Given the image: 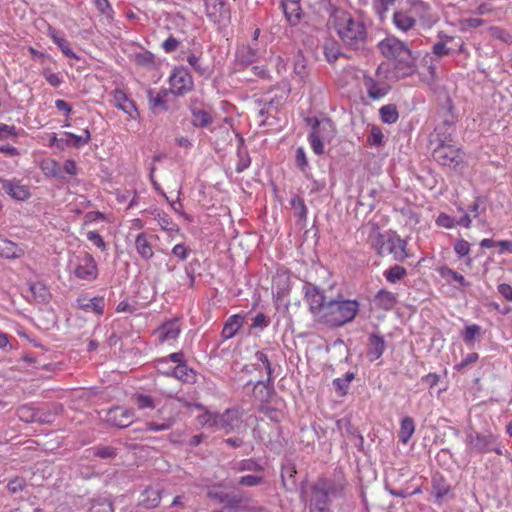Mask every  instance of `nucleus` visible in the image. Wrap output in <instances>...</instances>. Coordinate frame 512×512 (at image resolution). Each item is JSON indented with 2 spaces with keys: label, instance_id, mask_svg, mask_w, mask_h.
I'll list each match as a JSON object with an SVG mask.
<instances>
[{
  "label": "nucleus",
  "instance_id": "nucleus-1",
  "mask_svg": "<svg viewBox=\"0 0 512 512\" xmlns=\"http://www.w3.org/2000/svg\"><path fill=\"white\" fill-rule=\"evenodd\" d=\"M302 291L309 312L318 324L339 328L352 322L359 312V302L346 299L341 293L328 298L317 285L310 282L303 285Z\"/></svg>",
  "mask_w": 512,
  "mask_h": 512
},
{
  "label": "nucleus",
  "instance_id": "nucleus-2",
  "mask_svg": "<svg viewBox=\"0 0 512 512\" xmlns=\"http://www.w3.org/2000/svg\"><path fill=\"white\" fill-rule=\"evenodd\" d=\"M330 24L347 49L364 51L368 44V32L365 24L350 13L335 9Z\"/></svg>",
  "mask_w": 512,
  "mask_h": 512
},
{
  "label": "nucleus",
  "instance_id": "nucleus-3",
  "mask_svg": "<svg viewBox=\"0 0 512 512\" xmlns=\"http://www.w3.org/2000/svg\"><path fill=\"white\" fill-rule=\"evenodd\" d=\"M346 485L347 482L343 477L319 478L311 486L309 512H331V502L345 496Z\"/></svg>",
  "mask_w": 512,
  "mask_h": 512
},
{
  "label": "nucleus",
  "instance_id": "nucleus-4",
  "mask_svg": "<svg viewBox=\"0 0 512 512\" xmlns=\"http://www.w3.org/2000/svg\"><path fill=\"white\" fill-rule=\"evenodd\" d=\"M305 123L311 128L308 140L313 152L322 155L325 143H330L336 135L333 122L329 118L306 117Z\"/></svg>",
  "mask_w": 512,
  "mask_h": 512
},
{
  "label": "nucleus",
  "instance_id": "nucleus-5",
  "mask_svg": "<svg viewBox=\"0 0 512 512\" xmlns=\"http://www.w3.org/2000/svg\"><path fill=\"white\" fill-rule=\"evenodd\" d=\"M466 443L469 448L477 454L495 452L502 456L503 450L498 441V436L489 430L477 432L472 428L466 430Z\"/></svg>",
  "mask_w": 512,
  "mask_h": 512
},
{
  "label": "nucleus",
  "instance_id": "nucleus-6",
  "mask_svg": "<svg viewBox=\"0 0 512 512\" xmlns=\"http://www.w3.org/2000/svg\"><path fill=\"white\" fill-rule=\"evenodd\" d=\"M372 246L381 257L391 255L393 260L398 262H402L408 257L407 243L397 235L388 236L378 233L373 239Z\"/></svg>",
  "mask_w": 512,
  "mask_h": 512
},
{
  "label": "nucleus",
  "instance_id": "nucleus-7",
  "mask_svg": "<svg viewBox=\"0 0 512 512\" xmlns=\"http://www.w3.org/2000/svg\"><path fill=\"white\" fill-rule=\"evenodd\" d=\"M168 82L171 86L172 95L175 97H182L194 88L193 78L184 66L175 67L170 73Z\"/></svg>",
  "mask_w": 512,
  "mask_h": 512
},
{
  "label": "nucleus",
  "instance_id": "nucleus-8",
  "mask_svg": "<svg viewBox=\"0 0 512 512\" xmlns=\"http://www.w3.org/2000/svg\"><path fill=\"white\" fill-rule=\"evenodd\" d=\"M432 156L437 163L450 168H456L464 161L463 151L454 144L436 145Z\"/></svg>",
  "mask_w": 512,
  "mask_h": 512
},
{
  "label": "nucleus",
  "instance_id": "nucleus-9",
  "mask_svg": "<svg viewBox=\"0 0 512 512\" xmlns=\"http://www.w3.org/2000/svg\"><path fill=\"white\" fill-rule=\"evenodd\" d=\"M74 275L81 280L93 281L98 276L97 264L94 257L84 252L76 256Z\"/></svg>",
  "mask_w": 512,
  "mask_h": 512
},
{
  "label": "nucleus",
  "instance_id": "nucleus-10",
  "mask_svg": "<svg viewBox=\"0 0 512 512\" xmlns=\"http://www.w3.org/2000/svg\"><path fill=\"white\" fill-rule=\"evenodd\" d=\"M206 16L216 24L225 23L230 19V10L226 0H204Z\"/></svg>",
  "mask_w": 512,
  "mask_h": 512
},
{
  "label": "nucleus",
  "instance_id": "nucleus-11",
  "mask_svg": "<svg viewBox=\"0 0 512 512\" xmlns=\"http://www.w3.org/2000/svg\"><path fill=\"white\" fill-rule=\"evenodd\" d=\"M135 414L131 409L115 406L105 415V421L117 428H126L134 422Z\"/></svg>",
  "mask_w": 512,
  "mask_h": 512
},
{
  "label": "nucleus",
  "instance_id": "nucleus-12",
  "mask_svg": "<svg viewBox=\"0 0 512 512\" xmlns=\"http://www.w3.org/2000/svg\"><path fill=\"white\" fill-rule=\"evenodd\" d=\"M394 61L393 74L397 79L406 78L416 72V56L413 55L410 49Z\"/></svg>",
  "mask_w": 512,
  "mask_h": 512
},
{
  "label": "nucleus",
  "instance_id": "nucleus-13",
  "mask_svg": "<svg viewBox=\"0 0 512 512\" xmlns=\"http://www.w3.org/2000/svg\"><path fill=\"white\" fill-rule=\"evenodd\" d=\"M378 48L385 58L393 60L409 50L408 46L396 37H386L378 43Z\"/></svg>",
  "mask_w": 512,
  "mask_h": 512
},
{
  "label": "nucleus",
  "instance_id": "nucleus-14",
  "mask_svg": "<svg viewBox=\"0 0 512 512\" xmlns=\"http://www.w3.org/2000/svg\"><path fill=\"white\" fill-rule=\"evenodd\" d=\"M259 57V49L256 44L242 45L235 53V66L237 70H243L253 64Z\"/></svg>",
  "mask_w": 512,
  "mask_h": 512
},
{
  "label": "nucleus",
  "instance_id": "nucleus-15",
  "mask_svg": "<svg viewBox=\"0 0 512 512\" xmlns=\"http://www.w3.org/2000/svg\"><path fill=\"white\" fill-rule=\"evenodd\" d=\"M0 185L1 189L15 200L25 201L31 196L29 188L22 185L19 180L0 178Z\"/></svg>",
  "mask_w": 512,
  "mask_h": 512
},
{
  "label": "nucleus",
  "instance_id": "nucleus-16",
  "mask_svg": "<svg viewBox=\"0 0 512 512\" xmlns=\"http://www.w3.org/2000/svg\"><path fill=\"white\" fill-rule=\"evenodd\" d=\"M363 83L367 95L371 100H379L384 98L391 89L390 85L385 81H378L369 75H364Z\"/></svg>",
  "mask_w": 512,
  "mask_h": 512
},
{
  "label": "nucleus",
  "instance_id": "nucleus-17",
  "mask_svg": "<svg viewBox=\"0 0 512 512\" xmlns=\"http://www.w3.org/2000/svg\"><path fill=\"white\" fill-rule=\"evenodd\" d=\"M215 429L232 431L240 422V414L236 409H227L222 414L216 413Z\"/></svg>",
  "mask_w": 512,
  "mask_h": 512
},
{
  "label": "nucleus",
  "instance_id": "nucleus-18",
  "mask_svg": "<svg viewBox=\"0 0 512 512\" xmlns=\"http://www.w3.org/2000/svg\"><path fill=\"white\" fill-rule=\"evenodd\" d=\"M146 93L149 109L154 115H159L164 112H174L179 108L177 105H170L169 99L156 96L154 90L151 88L148 89Z\"/></svg>",
  "mask_w": 512,
  "mask_h": 512
},
{
  "label": "nucleus",
  "instance_id": "nucleus-19",
  "mask_svg": "<svg viewBox=\"0 0 512 512\" xmlns=\"http://www.w3.org/2000/svg\"><path fill=\"white\" fill-rule=\"evenodd\" d=\"M386 349L384 337L378 333H371L367 344V358L370 362L380 359Z\"/></svg>",
  "mask_w": 512,
  "mask_h": 512
},
{
  "label": "nucleus",
  "instance_id": "nucleus-20",
  "mask_svg": "<svg viewBox=\"0 0 512 512\" xmlns=\"http://www.w3.org/2000/svg\"><path fill=\"white\" fill-rule=\"evenodd\" d=\"M432 493L435 502L441 504L451 492V485L441 474H435L431 480Z\"/></svg>",
  "mask_w": 512,
  "mask_h": 512
},
{
  "label": "nucleus",
  "instance_id": "nucleus-21",
  "mask_svg": "<svg viewBox=\"0 0 512 512\" xmlns=\"http://www.w3.org/2000/svg\"><path fill=\"white\" fill-rule=\"evenodd\" d=\"M76 306L83 311H92L97 315H102L104 313L105 299L102 296L90 299L86 296H80L76 300Z\"/></svg>",
  "mask_w": 512,
  "mask_h": 512
},
{
  "label": "nucleus",
  "instance_id": "nucleus-22",
  "mask_svg": "<svg viewBox=\"0 0 512 512\" xmlns=\"http://www.w3.org/2000/svg\"><path fill=\"white\" fill-rule=\"evenodd\" d=\"M114 104L117 108L128 114L131 118H135L138 115L134 102L129 99L125 92L120 89H116L113 93Z\"/></svg>",
  "mask_w": 512,
  "mask_h": 512
},
{
  "label": "nucleus",
  "instance_id": "nucleus-23",
  "mask_svg": "<svg viewBox=\"0 0 512 512\" xmlns=\"http://www.w3.org/2000/svg\"><path fill=\"white\" fill-rule=\"evenodd\" d=\"M62 138H63V150L66 147L80 148V147L86 145L91 140V134L88 129H84L82 135H76L71 132H64L62 134Z\"/></svg>",
  "mask_w": 512,
  "mask_h": 512
},
{
  "label": "nucleus",
  "instance_id": "nucleus-24",
  "mask_svg": "<svg viewBox=\"0 0 512 512\" xmlns=\"http://www.w3.org/2000/svg\"><path fill=\"white\" fill-rule=\"evenodd\" d=\"M374 303L377 308L384 311H390L396 306L397 297L393 292L381 289L374 296Z\"/></svg>",
  "mask_w": 512,
  "mask_h": 512
},
{
  "label": "nucleus",
  "instance_id": "nucleus-25",
  "mask_svg": "<svg viewBox=\"0 0 512 512\" xmlns=\"http://www.w3.org/2000/svg\"><path fill=\"white\" fill-rule=\"evenodd\" d=\"M275 393L272 383L259 380L254 384L253 396L259 402V404H266L270 401L271 396Z\"/></svg>",
  "mask_w": 512,
  "mask_h": 512
},
{
  "label": "nucleus",
  "instance_id": "nucleus-26",
  "mask_svg": "<svg viewBox=\"0 0 512 512\" xmlns=\"http://www.w3.org/2000/svg\"><path fill=\"white\" fill-rule=\"evenodd\" d=\"M436 224L439 227L451 229L456 225L469 228L471 225L470 214H464L460 219L455 220L453 217L445 213H440L436 218Z\"/></svg>",
  "mask_w": 512,
  "mask_h": 512
},
{
  "label": "nucleus",
  "instance_id": "nucleus-27",
  "mask_svg": "<svg viewBox=\"0 0 512 512\" xmlns=\"http://www.w3.org/2000/svg\"><path fill=\"white\" fill-rule=\"evenodd\" d=\"M191 124L195 128H207L213 122L211 113L198 107H190Z\"/></svg>",
  "mask_w": 512,
  "mask_h": 512
},
{
  "label": "nucleus",
  "instance_id": "nucleus-28",
  "mask_svg": "<svg viewBox=\"0 0 512 512\" xmlns=\"http://www.w3.org/2000/svg\"><path fill=\"white\" fill-rule=\"evenodd\" d=\"M24 249L8 239L0 237V256L7 259H16L24 255Z\"/></svg>",
  "mask_w": 512,
  "mask_h": 512
},
{
  "label": "nucleus",
  "instance_id": "nucleus-29",
  "mask_svg": "<svg viewBox=\"0 0 512 512\" xmlns=\"http://www.w3.org/2000/svg\"><path fill=\"white\" fill-rule=\"evenodd\" d=\"M482 335V327L478 324L467 325L461 332V338L469 348H473L476 342H480Z\"/></svg>",
  "mask_w": 512,
  "mask_h": 512
},
{
  "label": "nucleus",
  "instance_id": "nucleus-30",
  "mask_svg": "<svg viewBox=\"0 0 512 512\" xmlns=\"http://www.w3.org/2000/svg\"><path fill=\"white\" fill-rule=\"evenodd\" d=\"M135 249L139 256L144 260H150L154 255L153 246L149 241L147 234L144 232H141L136 236Z\"/></svg>",
  "mask_w": 512,
  "mask_h": 512
},
{
  "label": "nucleus",
  "instance_id": "nucleus-31",
  "mask_svg": "<svg viewBox=\"0 0 512 512\" xmlns=\"http://www.w3.org/2000/svg\"><path fill=\"white\" fill-rule=\"evenodd\" d=\"M244 324V317L240 314H235L230 316L227 321L224 324V327L222 329V337L224 339H231L233 338L239 329Z\"/></svg>",
  "mask_w": 512,
  "mask_h": 512
},
{
  "label": "nucleus",
  "instance_id": "nucleus-32",
  "mask_svg": "<svg viewBox=\"0 0 512 512\" xmlns=\"http://www.w3.org/2000/svg\"><path fill=\"white\" fill-rule=\"evenodd\" d=\"M290 206L293 209L294 216L297 218V224L304 227L308 214L304 199L299 195H294L290 200Z\"/></svg>",
  "mask_w": 512,
  "mask_h": 512
},
{
  "label": "nucleus",
  "instance_id": "nucleus-33",
  "mask_svg": "<svg viewBox=\"0 0 512 512\" xmlns=\"http://www.w3.org/2000/svg\"><path fill=\"white\" fill-rule=\"evenodd\" d=\"M282 6L287 21L291 25H297L301 18L299 0H285Z\"/></svg>",
  "mask_w": 512,
  "mask_h": 512
},
{
  "label": "nucleus",
  "instance_id": "nucleus-34",
  "mask_svg": "<svg viewBox=\"0 0 512 512\" xmlns=\"http://www.w3.org/2000/svg\"><path fill=\"white\" fill-rule=\"evenodd\" d=\"M49 36L51 37L53 42L58 46V48L61 50V52L65 56H67L69 58L78 59V56L70 48V43L64 37L63 33L59 32V31H57L55 29L50 28L49 29Z\"/></svg>",
  "mask_w": 512,
  "mask_h": 512
},
{
  "label": "nucleus",
  "instance_id": "nucleus-35",
  "mask_svg": "<svg viewBox=\"0 0 512 512\" xmlns=\"http://www.w3.org/2000/svg\"><path fill=\"white\" fill-rule=\"evenodd\" d=\"M161 342L174 340L180 334V326L177 320H170L161 325L158 329Z\"/></svg>",
  "mask_w": 512,
  "mask_h": 512
},
{
  "label": "nucleus",
  "instance_id": "nucleus-36",
  "mask_svg": "<svg viewBox=\"0 0 512 512\" xmlns=\"http://www.w3.org/2000/svg\"><path fill=\"white\" fill-rule=\"evenodd\" d=\"M453 132L451 126L447 125H438L435 128L432 143L438 144H453Z\"/></svg>",
  "mask_w": 512,
  "mask_h": 512
},
{
  "label": "nucleus",
  "instance_id": "nucleus-37",
  "mask_svg": "<svg viewBox=\"0 0 512 512\" xmlns=\"http://www.w3.org/2000/svg\"><path fill=\"white\" fill-rule=\"evenodd\" d=\"M30 292L34 301L41 304H46L51 299V293L46 285L42 282L31 283L29 286Z\"/></svg>",
  "mask_w": 512,
  "mask_h": 512
},
{
  "label": "nucleus",
  "instance_id": "nucleus-38",
  "mask_svg": "<svg viewBox=\"0 0 512 512\" xmlns=\"http://www.w3.org/2000/svg\"><path fill=\"white\" fill-rule=\"evenodd\" d=\"M393 23L397 29L406 32L415 26L416 20L404 11H395Z\"/></svg>",
  "mask_w": 512,
  "mask_h": 512
},
{
  "label": "nucleus",
  "instance_id": "nucleus-39",
  "mask_svg": "<svg viewBox=\"0 0 512 512\" xmlns=\"http://www.w3.org/2000/svg\"><path fill=\"white\" fill-rule=\"evenodd\" d=\"M415 432V423L412 417L406 416L401 420L400 430L398 432L399 441L407 444Z\"/></svg>",
  "mask_w": 512,
  "mask_h": 512
},
{
  "label": "nucleus",
  "instance_id": "nucleus-40",
  "mask_svg": "<svg viewBox=\"0 0 512 512\" xmlns=\"http://www.w3.org/2000/svg\"><path fill=\"white\" fill-rule=\"evenodd\" d=\"M440 275L445 278L449 283L455 282L458 284L460 288H466L470 286V282H468L463 275L458 273L457 271L444 266L439 270Z\"/></svg>",
  "mask_w": 512,
  "mask_h": 512
},
{
  "label": "nucleus",
  "instance_id": "nucleus-41",
  "mask_svg": "<svg viewBox=\"0 0 512 512\" xmlns=\"http://www.w3.org/2000/svg\"><path fill=\"white\" fill-rule=\"evenodd\" d=\"M454 252L458 258H466L465 264L467 267H471L473 263V258L469 257L470 253V243L464 239H457L454 243Z\"/></svg>",
  "mask_w": 512,
  "mask_h": 512
},
{
  "label": "nucleus",
  "instance_id": "nucleus-42",
  "mask_svg": "<svg viewBox=\"0 0 512 512\" xmlns=\"http://www.w3.org/2000/svg\"><path fill=\"white\" fill-rule=\"evenodd\" d=\"M379 116L383 123L394 124L399 119V113L395 104H387L379 109Z\"/></svg>",
  "mask_w": 512,
  "mask_h": 512
},
{
  "label": "nucleus",
  "instance_id": "nucleus-43",
  "mask_svg": "<svg viewBox=\"0 0 512 512\" xmlns=\"http://www.w3.org/2000/svg\"><path fill=\"white\" fill-rule=\"evenodd\" d=\"M187 62L191 68L200 76L208 77L210 75L209 67L203 64L200 55L190 53L187 56Z\"/></svg>",
  "mask_w": 512,
  "mask_h": 512
},
{
  "label": "nucleus",
  "instance_id": "nucleus-44",
  "mask_svg": "<svg viewBox=\"0 0 512 512\" xmlns=\"http://www.w3.org/2000/svg\"><path fill=\"white\" fill-rule=\"evenodd\" d=\"M39 408L32 407L29 405H22L18 408L17 414L20 420L26 423L37 422V420H41L40 416H38Z\"/></svg>",
  "mask_w": 512,
  "mask_h": 512
},
{
  "label": "nucleus",
  "instance_id": "nucleus-45",
  "mask_svg": "<svg viewBox=\"0 0 512 512\" xmlns=\"http://www.w3.org/2000/svg\"><path fill=\"white\" fill-rule=\"evenodd\" d=\"M296 469L293 465H287L282 468L281 478L286 490L292 491L296 487L295 479Z\"/></svg>",
  "mask_w": 512,
  "mask_h": 512
},
{
  "label": "nucleus",
  "instance_id": "nucleus-46",
  "mask_svg": "<svg viewBox=\"0 0 512 512\" xmlns=\"http://www.w3.org/2000/svg\"><path fill=\"white\" fill-rule=\"evenodd\" d=\"M290 93V88L287 87L281 94H276L274 97L264 102V105L272 112L277 113L281 106L284 104Z\"/></svg>",
  "mask_w": 512,
  "mask_h": 512
},
{
  "label": "nucleus",
  "instance_id": "nucleus-47",
  "mask_svg": "<svg viewBox=\"0 0 512 512\" xmlns=\"http://www.w3.org/2000/svg\"><path fill=\"white\" fill-rule=\"evenodd\" d=\"M406 275H407V270L403 266H400V265L391 266L389 269H387L384 272V276H385L386 280L391 284H395V283L401 281Z\"/></svg>",
  "mask_w": 512,
  "mask_h": 512
},
{
  "label": "nucleus",
  "instance_id": "nucleus-48",
  "mask_svg": "<svg viewBox=\"0 0 512 512\" xmlns=\"http://www.w3.org/2000/svg\"><path fill=\"white\" fill-rule=\"evenodd\" d=\"M89 452L94 456L101 459H114L118 452L117 449L112 446H95L89 450Z\"/></svg>",
  "mask_w": 512,
  "mask_h": 512
},
{
  "label": "nucleus",
  "instance_id": "nucleus-49",
  "mask_svg": "<svg viewBox=\"0 0 512 512\" xmlns=\"http://www.w3.org/2000/svg\"><path fill=\"white\" fill-rule=\"evenodd\" d=\"M89 510L90 512H114L112 502L104 497L92 499Z\"/></svg>",
  "mask_w": 512,
  "mask_h": 512
},
{
  "label": "nucleus",
  "instance_id": "nucleus-50",
  "mask_svg": "<svg viewBox=\"0 0 512 512\" xmlns=\"http://www.w3.org/2000/svg\"><path fill=\"white\" fill-rule=\"evenodd\" d=\"M354 379L355 374L353 372H347L344 377L334 379L333 386L335 390L341 395H346L349 389V385Z\"/></svg>",
  "mask_w": 512,
  "mask_h": 512
},
{
  "label": "nucleus",
  "instance_id": "nucleus-51",
  "mask_svg": "<svg viewBox=\"0 0 512 512\" xmlns=\"http://www.w3.org/2000/svg\"><path fill=\"white\" fill-rule=\"evenodd\" d=\"M237 158H238V160L236 163L235 171L237 173H242L251 164V158L249 156L247 149L244 146L238 147Z\"/></svg>",
  "mask_w": 512,
  "mask_h": 512
},
{
  "label": "nucleus",
  "instance_id": "nucleus-52",
  "mask_svg": "<svg viewBox=\"0 0 512 512\" xmlns=\"http://www.w3.org/2000/svg\"><path fill=\"white\" fill-rule=\"evenodd\" d=\"M143 496L142 504L145 508L152 509L160 504L161 496L157 490L146 489Z\"/></svg>",
  "mask_w": 512,
  "mask_h": 512
},
{
  "label": "nucleus",
  "instance_id": "nucleus-53",
  "mask_svg": "<svg viewBox=\"0 0 512 512\" xmlns=\"http://www.w3.org/2000/svg\"><path fill=\"white\" fill-rule=\"evenodd\" d=\"M174 376L181 381L192 382L195 378V372L184 363L174 368Z\"/></svg>",
  "mask_w": 512,
  "mask_h": 512
},
{
  "label": "nucleus",
  "instance_id": "nucleus-54",
  "mask_svg": "<svg viewBox=\"0 0 512 512\" xmlns=\"http://www.w3.org/2000/svg\"><path fill=\"white\" fill-rule=\"evenodd\" d=\"M254 358L257 362H260L263 364V366L266 370V373H267V383H272L274 369L272 367L271 361H270L269 357L267 356V354L264 353L263 351H257L254 354Z\"/></svg>",
  "mask_w": 512,
  "mask_h": 512
},
{
  "label": "nucleus",
  "instance_id": "nucleus-55",
  "mask_svg": "<svg viewBox=\"0 0 512 512\" xmlns=\"http://www.w3.org/2000/svg\"><path fill=\"white\" fill-rule=\"evenodd\" d=\"M257 410H258V412L264 414L271 421L279 422L281 420V417H282L281 411L272 406H269L268 403L259 404L257 407Z\"/></svg>",
  "mask_w": 512,
  "mask_h": 512
},
{
  "label": "nucleus",
  "instance_id": "nucleus-56",
  "mask_svg": "<svg viewBox=\"0 0 512 512\" xmlns=\"http://www.w3.org/2000/svg\"><path fill=\"white\" fill-rule=\"evenodd\" d=\"M396 0H373V9L378 17L383 20L389 8L394 5Z\"/></svg>",
  "mask_w": 512,
  "mask_h": 512
},
{
  "label": "nucleus",
  "instance_id": "nucleus-57",
  "mask_svg": "<svg viewBox=\"0 0 512 512\" xmlns=\"http://www.w3.org/2000/svg\"><path fill=\"white\" fill-rule=\"evenodd\" d=\"M486 210V201L482 197H476L473 204L469 206L465 214H470V219L478 218L479 215Z\"/></svg>",
  "mask_w": 512,
  "mask_h": 512
},
{
  "label": "nucleus",
  "instance_id": "nucleus-58",
  "mask_svg": "<svg viewBox=\"0 0 512 512\" xmlns=\"http://www.w3.org/2000/svg\"><path fill=\"white\" fill-rule=\"evenodd\" d=\"M155 219L157 220L161 229L164 231H178L179 230L177 224H175L172 221V219L165 213H157V215L155 216Z\"/></svg>",
  "mask_w": 512,
  "mask_h": 512
},
{
  "label": "nucleus",
  "instance_id": "nucleus-59",
  "mask_svg": "<svg viewBox=\"0 0 512 512\" xmlns=\"http://www.w3.org/2000/svg\"><path fill=\"white\" fill-rule=\"evenodd\" d=\"M216 419V413H211L208 410H204V412L197 416V423L202 427H209L215 429L214 421Z\"/></svg>",
  "mask_w": 512,
  "mask_h": 512
},
{
  "label": "nucleus",
  "instance_id": "nucleus-60",
  "mask_svg": "<svg viewBox=\"0 0 512 512\" xmlns=\"http://www.w3.org/2000/svg\"><path fill=\"white\" fill-rule=\"evenodd\" d=\"M58 413V406H54L53 410L48 409L44 410L42 408H39L38 410V416H40L41 420H37V423L41 424H48L52 423L54 421V417Z\"/></svg>",
  "mask_w": 512,
  "mask_h": 512
},
{
  "label": "nucleus",
  "instance_id": "nucleus-61",
  "mask_svg": "<svg viewBox=\"0 0 512 512\" xmlns=\"http://www.w3.org/2000/svg\"><path fill=\"white\" fill-rule=\"evenodd\" d=\"M19 131L13 125L0 123V140H7L9 138H17Z\"/></svg>",
  "mask_w": 512,
  "mask_h": 512
},
{
  "label": "nucleus",
  "instance_id": "nucleus-62",
  "mask_svg": "<svg viewBox=\"0 0 512 512\" xmlns=\"http://www.w3.org/2000/svg\"><path fill=\"white\" fill-rule=\"evenodd\" d=\"M26 487V481L22 477H15L9 480L7 484V489L11 494H17Z\"/></svg>",
  "mask_w": 512,
  "mask_h": 512
},
{
  "label": "nucleus",
  "instance_id": "nucleus-63",
  "mask_svg": "<svg viewBox=\"0 0 512 512\" xmlns=\"http://www.w3.org/2000/svg\"><path fill=\"white\" fill-rule=\"evenodd\" d=\"M135 403L139 409H154V401L151 396L145 394H136L135 395Z\"/></svg>",
  "mask_w": 512,
  "mask_h": 512
},
{
  "label": "nucleus",
  "instance_id": "nucleus-64",
  "mask_svg": "<svg viewBox=\"0 0 512 512\" xmlns=\"http://www.w3.org/2000/svg\"><path fill=\"white\" fill-rule=\"evenodd\" d=\"M383 137L381 129L377 126H373L367 141L371 146L378 147L383 144Z\"/></svg>",
  "mask_w": 512,
  "mask_h": 512
}]
</instances>
